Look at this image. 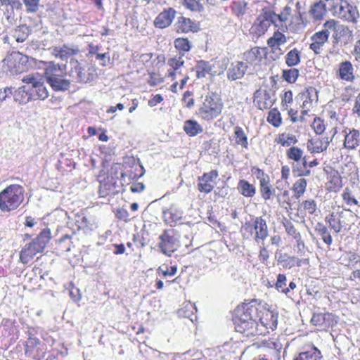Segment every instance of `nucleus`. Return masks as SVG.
<instances>
[{"label":"nucleus","mask_w":360,"mask_h":360,"mask_svg":"<svg viewBox=\"0 0 360 360\" xmlns=\"http://www.w3.org/2000/svg\"><path fill=\"white\" fill-rule=\"evenodd\" d=\"M44 67V75L48 84L56 91H65L70 86V79L66 78V65L53 61L42 62Z\"/></svg>","instance_id":"f257e3e1"},{"label":"nucleus","mask_w":360,"mask_h":360,"mask_svg":"<svg viewBox=\"0 0 360 360\" xmlns=\"http://www.w3.org/2000/svg\"><path fill=\"white\" fill-rule=\"evenodd\" d=\"M24 200V188L18 184H11L0 193V210L11 212L17 209Z\"/></svg>","instance_id":"f03ea898"},{"label":"nucleus","mask_w":360,"mask_h":360,"mask_svg":"<svg viewBox=\"0 0 360 360\" xmlns=\"http://www.w3.org/2000/svg\"><path fill=\"white\" fill-rule=\"evenodd\" d=\"M50 239V229L42 230L34 240L25 245L22 249L20 252V262L24 264H27L37 254L43 252Z\"/></svg>","instance_id":"7ed1b4c3"},{"label":"nucleus","mask_w":360,"mask_h":360,"mask_svg":"<svg viewBox=\"0 0 360 360\" xmlns=\"http://www.w3.org/2000/svg\"><path fill=\"white\" fill-rule=\"evenodd\" d=\"M223 108L224 104L219 96L214 93H208L205 96L197 114L202 120L211 121L219 116Z\"/></svg>","instance_id":"20e7f679"},{"label":"nucleus","mask_w":360,"mask_h":360,"mask_svg":"<svg viewBox=\"0 0 360 360\" xmlns=\"http://www.w3.org/2000/svg\"><path fill=\"white\" fill-rule=\"evenodd\" d=\"M69 65L68 75L70 82L88 83L94 80L96 76L95 68L88 64L82 65L77 60H71Z\"/></svg>","instance_id":"39448f33"},{"label":"nucleus","mask_w":360,"mask_h":360,"mask_svg":"<svg viewBox=\"0 0 360 360\" xmlns=\"http://www.w3.org/2000/svg\"><path fill=\"white\" fill-rule=\"evenodd\" d=\"M337 22L334 20H327L323 25L321 31L315 32L310 39L311 43L309 48L315 54H321L323 51V46L328 41L331 31L335 30Z\"/></svg>","instance_id":"423d86ee"},{"label":"nucleus","mask_w":360,"mask_h":360,"mask_svg":"<svg viewBox=\"0 0 360 360\" xmlns=\"http://www.w3.org/2000/svg\"><path fill=\"white\" fill-rule=\"evenodd\" d=\"M274 15L275 13L268 9H263L252 23L250 29V34L257 39L264 35L271 25L274 23Z\"/></svg>","instance_id":"0eeeda50"},{"label":"nucleus","mask_w":360,"mask_h":360,"mask_svg":"<svg viewBox=\"0 0 360 360\" xmlns=\"http://www.w3.org/2000/svg\"><path fill=\"white\" fill-rule=\"evenodd\" d=\"M159 240L158 248L167 257H171L181 246L179 238L174 230H165L160 235Z\"/></svg>","instance_id":"6e6552de"},{"label":"nucleus","mask_w":360,"mask_h":360,"mask_svg":"<svg viewBox=\"0 0 360 360\" xmlns=\"http://www.w3.org/2000/svg\"><path fill=\"white\" fill-rule=\"evenodd\" d=\"M243 229L251 235H254L255 242L264 241L268 236L266 221L262 217H255L243 226Z\"/></svg>","instance_id":"1a4fd4ad"},{"label":"nucleus","mask_w":360,"mask_h":360,"mask_svg":"<svg viewBox=\"0 0 360 360\" xmlns=\"http://www.w3.org/2000/svg\"><path fill=\"white\" fill-rule=\"evenodd\" d=\"M22 81L29 86V90L33 100H44L49 96L48 90L41 77H36L34 75H27L22 78Z\"/></svg>","instance_id":"9d476101"},{"label":"nucleus","mask_w":360,"mask_h":360,"mask_svg":"<svg viewBox=\"0 0 360 360\" xmlns=\"http://www.w3.org/2000/svg\"><path fill=\"white\" fill-rule=\"evenodd\" d=\"M334 13L348 22H355L359 14L356 6L349 4L345 0H334Z\"/></svg>","instance_id":"9b49d317"},{"label":"nucleus","mask_w":360,"mask_h":360,"mask_svg":"<svg viewBox=\"0 0 360 360\" xmlns=\"http://www.w3.org/2000/svg\"><path fill=\"white\" fill-rule=\"evenodd\" d=\"M345 210L349 212L348 215L345 212L340 211L332 212L328 214L325 218V220L329 224L330 228L336 233H340L342 229L343 224H345L343 219H345L347 217L351 218L354 217V213L352 211L349 209H345Z\"/></svg>","instance_id":"f8f14e48"},{"label":"nucleus","mask_w":360,"mask_h":360,"mask_svg":"<svg viewBox=\"0 0 360 360\" xmlns=\"http://www.w3.org/2000/svg\"><path fill=\"white\" fill-rule=\"evenodd\" d=\"M246 319L239 318L236 321V330L237 332L245 333L247 336L257 334V323L251 317L245 314Z\"/></svg>","instance_id":"ddd939ff"},{"label":"nucleus","mask_w":360,"mask_h":360,"mask_svg":"<svg viewBox=\"0 0 360 360\" xmlns=\"http://www.w3.org/2000/svg\"><path fill=\"white\" fill-rule=\"evenodd\" d=\"M218 172L212 170L210 172L205 173L202 176L198 177V190L205 193H210L214 186V181L218 177Z\"/></svg>","instance_id":"4468645a"},{"label":"nucleus","mask_w":360,"mask_h":360,"mask_svg":"<svg viewBox=\"0 0 360 360\" xmlns=\"http://www.w3.org/2000/svg\"><path fill=\"white\" fill-rule=\"evenodd\" d=\"M247 69L246 63L242 61L233 62L227 69V77L231 81L240 79L245 74Z\"/></svg>","instance_id":"2eb2a0df"},{"label":"nucleus","mask_w":360,"mask_h":360,"mask_svg":"<svg viewBox=\"0 0 360 360\" xmlns=\"http://www.w3.org/2000/svg\"><path fill=\"white\" fill-rule=\"evenodd\" d=\"M176 11L169 8L161 12L155 19L154 24L158 28L163 29L169 27L175 17Z\"/></svg>","instance_id":"dca6fc26"},{"label":"nucleus","mask_w":360,"mask_h":360,"mask_svg":"<svg viewBox=\"0 0 360 360\" xmlns=\"http://www.w3.org/2000/svg\"><path fill=\"white\" fill-rule=\"evenodd\" d=\"M214 63H215L205 60L198 61L195 66L198 78L205 77L207 75H220L221 72H217L214 70Z\"/></svg>","instance_id":"f3484780"},{"label":"nucleus","mask_w":360,"mask_h":360,"mask_svg":"<svg viewBox=\"0 0 360 360\" xmlns=\"http://www.w3.org/2000/svg\"><path fill=\"white\" fill-rule=\"evenodd\" d=\"M321 351L314 345H309L303 352L296 356L294 360H321Z\"/></svg>","instance_id":"a211bd4d"},{"label":"nucleus","mask_w":360,"mask_h":360,"mask_svg":"<svg viewBox=\"0 0 360 360\" xmlns=\"http://www.w3.org/2000/svg\"><path fill=\"white\" fill-rule=\"evenodd\" d=\"M183 217V212L176 206L172 205L163 212L165 221L170 226H174Z\"/></svg>","instance_id":"6ab92c4d"},{"label":"nucleus","mask_w":360,"mask_h":360,"mask_svg":"<svg viewBox=\"0 0 360 360\" xmlns=\"http://www.w3.org/2000/svg\"><path fill=\"white\" fill-rule=\"evenodd\" d=\"M79 52L77 48L63 45L62 46H54L52 48L51 53L56 57L61 60H66Z\"/></svg>","instance_id":"aec40b11"},{"label":"nucleus","mask_w":360,"mask_h":360,"mask_svg":"<svg viewBox=\"0 0 360 360\" xmlns=\"http://www.w3.org/2000/svg\"><path fill=\"white\" fill-rule=\"evenodd\" d=\"M255 102L260 110L270 108L274 102V99L271 98L270 93L264 91V92L257 93Z\"/></svg>","instance_id":"412c9836"},{"label":"nucleus","mask_w":360,"mask_h":360,"mask_svg":"<svg viewBox=\"0 0 360 360\" xmlns=\"http://www.w3.org/2000/svg\"><path fill=\"white\" fill-rule=\"evenodd\" d=\"M360 144V131L356 129L349 130L345 134L344 147L348 149H354Z\"/></svg>","instance_id":"4be33fe9"},{"label":"nucleus","mask_w":360,"mask_h":360,"mask_svg":"<svg viewBox=\"0 0 360 360\" xmlns=\"http://www.w3.org/2000/svg\"><path fill=\"white\" fill-rule=\"evenodd\" d=\"M339 77L341 79L352 82L354 79V68L349 61H345L340 64Z\"/></svg>","instance_id":"5701e85b"},{"label":"nucleus","mask_w":360,"mask_h":360,"mask_svg":"<svg viewBox=\"0 0 360 360\" xmlns=\"http://www.w3.org/2000/svg\"><path fill=\"white\" fill-rule=\"evenodd\" d=\"M13 98L20 104H25L32 100V96L29 90V86L19 87L13 92Z\"/></svg>","instance_id":"b1692460"},{"label":"nucleus","mask_w":360,"mask_h":360,"mask_svg":"<svg viewBox=\"0 0 360 360\" xmlns=\"http://www.w3.org/2000/svg\"><path fill=\"white\" fill-rule=\"evenodd\" d=\"M304 98L302 108L310 109L313 102L318 101V91L314 87H309L306 92L302 94Z\"/></svg>","instance_id":"393cba45"},{"label":"nucleus","mask_w":360,"mask_h":360,"mask_svg":"<svg viewBox=\"0 0 360 360\" xmlns=\"http://www.w3.org/2000/svg\"><path fill=\"white\" fill-rule=\"evenodd\" d=\"M184 131L190 136H195L202 132V127L195 120H188L184 122Z\"/></svg>","instance_id":"a878e982"},{"label":"nucleus","mask_w":360,"mask_h":360,"mask_svg":"<svg viewBox=\"0 0 360 360\" xmlns=\"http://www.w3.org/2000/svg\"><path fill=\"white\" fill-rule=\"evenodd\" d=\"M326 12V5L322 1H319L314 3L310 10L309 13L315 20H320L323 18Z\"/></svg>","instance_id":"bb28decb"},{"label":"nucleus","mask_w":360,"mask_h":360,"mask_svg":"<svg viewBox=\"0 0 360 360\" xmlns=\"http://www.w3.org/2000/svg\"><path fill=\"white\" fill-rule=\"evenodd\" d=\"M237 188L239 193L245 197L252 198L256 193L255 187L244 179L238 181Z\"/></svg>","instance_id":"cd10ccee"},{"label":"nucleus","mask_w":360,"mask_h":360,"mask_svg":"<svg viewBox=\"0 0 360 360\" xmlns=\"http://www.w3.org/2000/svg\"><path fill=\"white\" fill-rule=\"evenodd\" d=\"M167 63L173 69V71L169 72L168 76L174 79L175 71L178 70L184 64V54H179L169 58Z\"/></svg>","instance_id":"c85d7f7f"},{"label":"nucleus","mask_w":360,"mask_h":360,"mask_svg":"<svg viewBox=\"0 0 360 360\" xmlns=\"http://www.w3.org/2000/svg\"><path fill=\"white\" fill-rule=\"evenodd\" d=\"M177 31L182 33H186L193 31L194 29V22L189 18L185 17L178 18L176 22Z\"/></svg>","instance_id":"c756f323"},{"label":"nucleus","mask_w":360,"mask_h":360,"mask_svg":"<svg viewBox=\"0 0 360 360\" xmlns=\"http://www.w3.org/2000/svg\"><path fill=\"white\" fill-rule=\"evenodd\" d=\"M277 315L274 314L272 311H268L265 316L260 319V321L265 328L274 330L277 327Z\"/></svg>","instance_id":"7c9ffc66"},{"label":"nucleus","mask_w":360,"mask_h":360,"mask_svg":"<svg viewBox=\"0 0 360 360\" xmlns=\"http://www.w3.org/2000/svg\"><path fill=\"white\" fill-rule=\"evenodd\" d=\"M285 58L288 66H295L300 63L301 53L297 49L295 48L286 54Z\"/></svg>","instance_id":"2f4dec72"},{"label":"nucleus","mask_w":360,"mask_h":360,"mask_svg":"<svg viewBox=\"0 0 360 360\" xmlns=\"http://www.w3.org/2000/svg\"><path fill=\"white\" fill-rule=\"evenodd\" d=\"M286 37L279 31L274 33V35L267 40V44L269 47L274 49L286 43Z\"/></svg>","instance_id":"473e14b6"},{"label":"nucleus","mask_w":360,"mask_h":360,"mask_svg":"<svg viewBox=\"0 0 360 360\" xmlns=\"http://www.w3.org/2000/svg\"><path fill=\"white\" fill-rule=\"evenodd\" d=\"M233 13L237 17L244 15L248 10V3L245 1H233L231 6Z\"/></svg>","instance_id":"72a5a7b5"},{"label":"nucleus","mask_w":360,"mask_h":360,"mask_svg":"<svg viewBox=\"0 0 360 360\" xmlns=\"http://www.w3.org/2000/svg\"><path fill=\"white\" fill-rule=\"evenodd\" d=\"M308 148L311 153H319L328 148V142L323 143L321 139H311L308 142Z\"/></svg>","instance_id":"f704fd0d"},{"label":"nucleus","mask_w":360,"mask_h":360,"mask_svg":"<svg viewBox=\"0 0 360 360\" xmlns=\"http://www.w3.org/2000/svg\"><path fill=\"white\" fill-rule=\"evenodd\" d=\"M234 135L236 138V143L242 147L247 148L248 146V137L242 129L239 126H236L234 128Z\"/></svg>","instance_id":"c9c22d12"},{"label":"nucleus","mask_w":360,"mask_h":360,"mask_svg":"<svg viewBox=\"0 0 360 360\" xmlns=\"http://www.w3.org/2000/svg\"><path fill=\"white\" fill-rule=\"evenodd\" d=\"M30 29L26 25L18 26L14 32V37L18 42L25 41L30 34Z\"/></svg>","instance_id":"e433bc0d"},{"label":"nucleus","mask_w":360,"mask_h":360,"mask_svg":"<svg viewBox=\"0 0 360 360\" xmlns=\"http://www.w3.org/2000/svg\"><path fill=\"white\" fill-rule=\"evenodd\" d=\"M276 141L284 147H288L291 145L295 144L297 142V139L294 135L281 134L279 135Z\"/></svg>","instance_id":"4c0bfd02"},{"label":"nucleus","mask_w":360,"mask_h":360,"mask_svg":"<svg viewBox=\"0 0 360 360\" xmlns=\"http://www.w3.org/2000/svg\"><path fill=\"white\" fill-rule=\"evenodd\" d=\"M303 150L298 147H290L286 151V155L288 159L292 160L296 162L300 161L303 158Z\"/></svg>","instance_id":"58836bf2"},{"label":"nucleus","mask_w":360,"mask_h":360,"mask_svg":"<svg viewBox=\"0 0 360 360\" xmlns=\"http://www.w3.org/2000/svg\"><path fill=\"white\" fill-rule=\"evenodd\" d=\"M299 70L296 68L283 70L282 77L288 83H295L299 77Z\"/></svg>","instance_id":"ea45409f"},{"label":"nucleus","mask_w":360,"mask_h":360,"mask_svg":"<svg viewBox=\"0 0 360 360\" xmlns=\"http://www.w3.org/2000/svg\"><path fill=\"white\" fill-rule=\"evenodd\" d=\"M287 278L285 274H279L277 276V280L275 287L278 291L287 295L289 292V288H286Z\"/></svg>","instance_id":"a19ab883"},{"label":"nucleus","mask_w":360,"mask_h":360,"mask_svg":"<svg viewBox=\"0 0 360 360\" xmlns=\"http://www.w3.org/2000/svg\"><path fill=\"white\" fill-rule=\"evenodd\" d=\"M175 48L179 51L187 52L191 48V42L186 38H177L174 41Z\"/></svg>","instance_id":"79ce46f5"},{"label":"nucleus","mask_w":360,"mask_h":360,"mask_svg":"<svg viewBox=\"0 0 360 360\" xmlns=\"http://www.w3.org/2000/svg\"><path fill=\"white\" fill-rule=\"evenodd\" d=\"M307 185V180L305 179H299L295 181L293 185V191L297 198H300L304 194Z\"/></svg>","instance_id":"37998d69"},{"label":"nucleus","mask_w":360,"mask_h":360,"mask_svg":"<svg viewBox=\"0 0 360 360\" xmlns=\"http://www.w3.org/2000/svg\"><path fill=\"white\" fill-rule=\"evenodd\" d=\"M267 121L274 127H279L281 124V114L277 109L271 110L268 115Z\"/></svg>","instance_id":"c03bdc74"},{"label":"nucleus","mask_w":360,"mask_h":360,"mask_svg":"<svg viewBox=\"0 0 360 360\" xmlns=\"http://www.w3.org/2000/svg\"><path fill=\"white\" fill-rule=\"evenodd\" d=\"M261 51L258 47H254L244 53V58L250 63L256 60L260 56Z\"/></svg>","instance_id":"a18cd8bd"},{"label":"nucleus","mask_w":360,"mask_h":360,"mask_svg":"<svg viewBox=\"0 0 360 360\" xmlns=\"http://www.w3.org/2000/svg\"><path fill=\"white\" fill-rule=\"evenodd\" d=\"M183 4L187 8L193 11L202 12L204 10L203 6L197 0H183Z\"/></svg>","instance_id":"49530a36"},{"label":"nucleus","mask_w":360,"mask_h":360,"mask_svg":"<svg viewBox=\"0 0 360 360\" xmlns=\"http://www.w3.org/2000/svg\"><path fill=\"white\" fill-rule=\"evenodd\" d=\"M27 13H36L39 9L40 0H22Z\"/></svg>","instance_id":"de8ad7c7"},{"label":"nucleus","mask_w":360,"mask_h":360,"mask_svg":"<svg viewBox=\"0 0 360 360\" xmlns=\"http://www.w3.org/2000/svg\"><path fill=\"white\" fill-rule=\"evenodd\" d=\"M342 196L344 201L349 205L358 204L357 200L354 197L351 193V191L348 188H346L344 190Z\"/></svg>","instance_id":"09e8293b"},{"label":"nucleus","mask_w":360,"mask_h":360,"mask_svg":"<svg viewBox=\"0 0 360 360\" xmlns=\"http://www.w3.org/2000/svg\"><path fill=\"white\" fill-rule=\"evenodd\" d=\"M157 271L159 274H161L164 276H172L176 274L177 267L172 266L169 269L167 266H161L158 268Z\"/></svg>","instance_id":"8fccbe9b"},{"label":"nucleus","mask_w":360,"mask_h":360,"mask_svg":"<svg viewBox=\"0 0 360 360\" xmlns=\"http://www.w3.org/2000/svg\"><path fill=\"white\" fill-rule=\"evenodd\" d=\"M153 352L157 354V356L161 360H176L179 356L178 353H165L153 349Z\"/></svg>","instance_id":"3c124183"},{"label":"nucleus","mask_w":360,"mask_h":360,"mask_svg":"<svg viewBox=\"0 0 360 360\" xmlns=\"http://www.w3.org/2000/svg\"><path fill=\"white\" fill-rule=\"evenodd\" d=\"M341 259L344 262H347V263L345 264L347 266H349L353 262L356 263L360 261L359 257L354 252H347Z\"/></svg>","instance_id":"603ef678"},{"label":"nucleus","mask_w":360,"mask_h":360,"mask_svg":"<svg viewBox=\"0 0 360 360\" xmlns=\"http://www.w3.org/2000/svg\"><path fill=\"white\" fill-rule=\"evenodd\" d=\"M312 127L317 134H323L326 129L323 121L319 117L314 118L312 123Z\"/></svg>","instance_id":"864d4df0"},{"label":"nucleus","mask_w":360,"mask_h":360,"mask_svg":"<svg viewBox=\"0 0 360 360\" xmlns=\"http://www.w3.org/2000/svg\"><path fill=\"white\" fill-rule=\"evenodd\" d=\"M302 205L304 209L311 214H314L316 210V204L313 200L304 201Z\"/></svg>","instance_id":"5fc2aeb1"},{"label":"nucleus","mask_w":360,"mask_h":360,"mask_svg":"<svg viewBox=\"0 0 360 360\" xmlns=\"http://www.w3.org/2000/svg\"><path fill=\"white\" fill-rule=\"evenodd\" d=\"M263 346L276 350H279L281 347V344L274 339H269L262 342Z\"/></svg>","instance_id":"6e6d98bb"},{"label":"nucleus","mask_w":360,"mask_h":360,"mask_svg":"<svg viewBox=\"0 0 360 360\" xmlns=\"http://www.w3.org/2000/svg\"><path fill=\"white\" fill-rule=\"evenodd\" d=\"M285 231L288 234L292 236L295 240H299L302 237L300 233L291 224L285 226Z\"/></svg>","instance_id":"4d7b16f0"},{"label":"nucleus","mask_w":360,"mask_h":360,"mask_svg":"<svg viewBox=\"0 0 360 360\" xmlns=\"http://www.w3.org/2000/svg\"><path fill=\"white\" fill-rule=\"evenodd\" d=\"M163 82L162 77L157 73L152 72L150 74L148 83L151 86H155Z\"/></svg>","instance_id":"13d9d810"},{"label":"nucleus","mask_w":360,"mask_h":360,"mask_svg":"<svg viewBox=\"0 0 360 360\" xmlns=\"http://www.w3.org/2000/svg\"><path fill=\"white\" fill-rule=\"evenodd\" d=\"M326 316V314H314L311 319V322L314 326H322L325 321Z\"/></svg>","instance_id":"bf43d9fd"},{"label":"nucleus","mask_w":360,"mask_h":360,"mask_svg":"<svg viewBox=\"0 0 360 360\" xmlns=\"http://www.w3.org/2000/svg\"><path fill=\"white\" fill-rule=\"evenodd\" d=\"M330 184H333V188H339L342 186V178L340 175L336 172L330 176Z\"/></svg>","instance_id":"052dcab7"},{"label":"nucleus","mask_w":360,"mask_h":360,"mask_svg":"<svg viewBox=\"0 0 360 360\" xmlns=\"http://www.w3.org/2000/svg\"><path fill=\"white\" fill-rule=\"evenodd\" d=\"M11 95L13 96L12 87H5L4 89H0V101H5L8 97Z\"/></svg>","instance_id":"680f3d73"},{"label":"nucleus","mask_w":360,"mask_h":360,"mask_svg":"<svg viewBox=\"0 0 360 360\" xmlns=\"http://www.w3.org/2000/svg\"><path fill=\"white\" fill-rule=\"evenodd\" d=\"M70 296L75 302H78L81 300L80 290L75 286H72L70 290Z\"/></svg>","instance_id":"e2e57ef3"},{"label":"nucleus","mask_w":360,"mask_h":360,"mask_svg":"<svg viewBox=\"0 0 360 360\" xmlns=\"http://www.w3.org/2000/svg\"><path fill=\"white\" fill-rule=\"evenodd\" d=\"M292 92L291 91H285L282 96V105L284 106L285 105H288L291 103L293 101L292 99Z\"/></svg>","instance_id":"0e129e2a"},{"label":"nucleus","mask_w":360,"mask_h":360,"mask_svg":"<svg viewBox=\"0 0 360 360\" xmlns=\"http://www.w3.org/2000/svg\"><path fill=\"white\" fill-rule=\"evenodd\" d=\"M77 217L78 219H77V222L80 223V225H79V227L86 228L90 226V222L86 216L82 214L78 215Z\"/></svg>","instance_id":"69168bd1"},{"label":"nucleus","mask_w":360,"mask_h":360,"mask_svg":"<svg viewBox=\"0 0 360 360\" xmlns=\"http://www.w3.org/2000/svg\"><path fill=\"white\" fill-rule=\"evenodd\" d=\"M295 4V12L298 15L300 18H302L303 15V13L302 12V10L304 8V6L306 5L305 1H296Z\"/></svg>","instance_id":"338daca9"},{"label":"nucleus","mask_w":360,"mask_h":360,"mask_svg":"<svg viewBox=\"0 0 360 360\" xmlns=\"http://www.w3.org/2000/svg\"><path fill=\"white\" fill-rule=\"evenodd\" d=\"M269 257V251L266 250V248L262 247L260 248L259 254V259L262 262H265L267 261V259Z\"/></svg>","instance_id":"774afa93"}]
</instances>
